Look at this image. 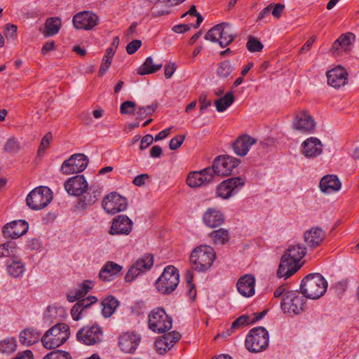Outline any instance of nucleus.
Masks as SVG:
<instances>
[{
    "label": "nucleus",
    "mask_w": 359,
    "mask_h": 359,
    "mask_svg": "<svg viewBox=\"0 0 359 359\" xmlns=\"http://www.w3.org/2000/svg\"><path fill=\"white\" fill-rule=\"evenodd\" d=\"M306 253V248L302 245L290 246L280 259L277 276L287 279L295 273L300 269L301 265L299 262Z\"/></svg>",
    "instance_id": "f257e3e1"
},
{
    "label": "nucleus",
    "mask_w": 359,
    "mask_h": 359,
    "mask_svg": "<svg viewBox=\"0 0 359 359\" xmlns=\"http://www.w3.org/2000/svg\"><path fill=\"white\" fill-rule=\"evenodd\" d=\"M327 287V280L320 273H309L302 280L300 292L306 298L317 299L325 294Z\"/></svg>",
    "instance_id": "f03ea898"
},
{
    "label": "nucleus",
    "mask_w": 359,
    "mask_h": 359,
    "mask_svg": "<svg viewBox=\"0 0 359 359\" xmlns=\"http://www.w3.org/2000/svg\"><path fill=\"white\" fill-rule=\"evenodd\" d=\"M215 258L216 254L212 247L206 245H200L191 253L192 269L198 272L206 271L211 267Z\"/></svg>",
    "instance_id": "7ed1b4c3"
},
{
    "label": "nucleus",
    "mask_w": 359,
    "mask_h": 359,
    "mask_svg": "<svg viewBox=\"0 0 359 359\" xmlns=\"http://www.w3.org/2000/svg\"><path fill=\"white\" fill-rule=\"evenodd\" d=\"M69 335V327L67 324L57 323L45 332L41 341L46 348L53 349L66 342Z\"/></svg>",
    "instance_id": "20e7f679"
},
{
    "label": "nucleus",
    "mask_w": 359,
    "mask_h": 359,
    "mask_svg": "<svg viewBox=\"0 0 359 359\" xmlns=\"http://www.w3.org/2000/svg\"><path fill=\"white\" fill-rule=\"evenodd\" d=\"M269 334L264 327L251 329L246 336L245 345L252 353H259L265 350L269 346Z\"/></svg>",
    "instance_id": "39448f33"
},
{
    "label": "nucleus",
    "mask_w": 359,
    "mask_h": 359,
    "mask_svg": "<svg viewBox=\"0 0 359 359\" xmlns=\"http://www.w3.org/2000/svg\"><path fill=\"white\" fill-rule=\"evenodd\" d=\"M180 283V274L177 268L173 266H166L161 276L156 280L157 290L163 294L172 293Z\"/></svg>",
    "instance_id": "423d86ee"
},
{
    "label": "nucleus",
    "mask_w": 359,
    "mask_h": 359,
    "mask_svg": "<svg viewBox=\"0 0 359 359\" xmlns=\"http://www.w3.org/2000/svg\"><path fill=\"white\" fill-rule=\"evenodd\" d=\"M53 200V192L48 187L40 186L32 190L26 198V204L34 210L46 207Z\"/></svg>",
    "instance_id": "0eeeda50"
},
{
    "label": "nucleus",
    "mask_w": 359,
    "mask_h": 359,
    "mask_svg": "<svg viewBox=\"0 0 359 359\" xmlns=\"http://www.w3.org/2000/svg\"><path fill=\"white\" fill-rule=\"evenodd\" d=\"M306 297L300 295L297 290L287 291L285 293L280 306L284 313L297 315L304 310Z\"/></svg>",
    "instance_id": "6e6552de"
},
{
    "label": "nucleus",
    "mask_w": 359,
    "mask_h": 359,
    "mask_svg": "<svg viewBox=\"0 0 359 359\" xmlns=\"http://www.w3.org/2000/svg\"><path fill=\"white\" fill-rule=\"evenodd\" d=\"M148 323L152 331L163 333L171 329L172 320L163 308H157L149 315Z\"/></svg>",
    "instance_id": "1a4fd4ad"
},
{
    "label": "nucleus",
    "mask_w": 359,
    "mask_h": 359,
    "mask_svg": "<svg viewBox=\"0 0 359 359\" xmlns=\"http://www.w3.org/2000/svg\"><path fill=\"white\" fill-rule=\"evenodd\" d=\"M241 161L230 156H218L216 157L211 167H208L214 172V177L216 175L226 176L231 175L233 169L240 163Z\"/></svg>",
    "instance_id": "9d476101"
},
{
    "label": "nucleus",
    "mask_w": 359,
    "mask_h": 359,
    "mask_svg": "<svg viewBox=\"0 0 359 359\" xmlns=\"http://www.w3.org/2000/svg\"><path fill=\"white\" fill-rule=\"evenodd\" d=\"M244 184L245 180L241 177L228 178L217 187V195L223 199H228L237 194Z\"/></svg>",
    "instance_id": "9b49d317"
},
{
    "label": "nucleus",
    "mask_w": 359,
    "mask_h": 359,
    "mask_svg": "<svg viewBox=\"0 0 359 359\" xmlns=\"http://www.w3.org/2000/svg\"><path fill=\"white\" fill-rule=\"evenodd\" d=\"M88 163V158L85 154H74L62 163L60 171L64 175L81 172L86 168Z\"/></svg>",
    "instance_id": "f8f14e48"
},
{
    "label": "nucleus",
    "mask_w": 359,
    "mask_h": 359,
    "mask_svg": "<svg viewBox=\"0 0 359 359\" xmlns=\"http://www.w3.org/2000/svg\"><path fill=\"white\" fill-rule=\"evenodd\" d=\"M102 206L107 213L114 215L127 209L128 201L119 194L111 192L104 197Z\"/></svg>",
    "instance_id": "ddd939ff"
},
{
    "label": "nucleus",
    "mask_w": 359,
    "mask_h": 359,
    "mask_svg": "<svg viewBox=\"0 0 359 359\" xmlns=\"http://www.w3.org/2000/svg\"><path fill=\"white\" fill-rule=\"evenodd\" d=\"M154 264V257L151 254H145L139 258L128 269L125 276L126 282H132L139 275L148 271Z\"/></svg>",
    "instance_id": "4468645a"
},
{
    "label": "nucleus",
    "mask_w": 359,
    "mask_h": 359,
    "mask_svg": "<svg viewBox=\"0 0 359 359\" xmlns=\"http://www.w3.org/2000/svg\"><path fill=\"white\" fill-rule=\"evenodd\" d=\"M102 336V330L98 325L83 327L76 334L77 340L88 346L100 343Z\"/></svg>",
    "instance_id": "2eb2a0df"
},
{
    "label": "nucleus",
    "mask_w": 359,
    "mask_h": 359,
    "mask_svg": "<svg viewBox=\"0 0 359 359\" xmlns=\"http://www.w3.org/2000/svg\"><path fill=\"white\" fill-rule=\"evenodd\" d=\"M101 195V188L99 185L92 184L83 194L79 196L76 208L81 211L87 210L95 204Z\"/></svg>",
    "instance_id": "dca6fc26"
},
{
    "label": "nucleus",
    "mask_w": 359,
    "mask_h": 359,
    "mask_svg": "<svg viewBox=\"0 0 359 359\" xmlns=\"http://www.w3.org/2000/svg\"><path fill=\"white\" fill-rule=\"evenodd\" d=\"M97 15L90 11H84L75 14L72 19L74 27L77 29L90 30L98 23Z\"/></svg>",
    "instance_id": "f3484780"
},
{
    "label": "nucleus",
    "mask_w": 359,
    "mask_h": 359,
    "mask_svg": "<svg viewBox=\"0 0 359 359\" xmlns=\"http://www.w3.org/2000/svg\"><path fill=\"white\" fill-rule=\"evenodd\" d=\"M213 179L214 172L208 167L200 171L190 172L187 183L190 187L196 188L212 182Z\"/></svg>",
    "instance_id": "a211bd4d"
},
{
    "label": "nucleus",
    "mask_w": 359,
    "mask_h": 359,
    "mask_svg": "<svg viewBox=\"0 0 359 359\" xmlns=\"http://www.w3.org/2000/svg\"><path fill=\"white\" fill-rule=\"evenodd\" d=\"M64 187L69 195L79 196L88 189V184L83 175H77L69 178Z\"/></svg>",
    "instance_id": "6ab92c4d"
},
{
    "label": "nucleus",
    "mask_w": 359,
    "mask_h": 359,
    "mask_svg": "<svg viewBox=\"0 0 359 359\" xmlns=\"http://www.w3.org/2000/svg\"><path fill=\"white\" fill-rule=\"evenodd\" d=\"M29 229V224L25 220H15L6 224L3 228L5 238L16 239L25 234Z\"/></svg>",
    "instance_id": "aec40b11"
},
{
    "label": "nucleus",
    "mask_w": 359,
    "mask_h": 359,
    "mask_svg": "<svg viewBox=\"0 0 359 359\" xmlns=\"http://www.w3.org/2000/svg\"><path fill=\"white\" fill-rule=\"evenodd\" d=\"M316 127V122L313 117L306 111H302L296 115L292 128L303 133H311Z\"/></svg>",
    "instance_id": "412c9836"
},
{
    "label": "nucleus",
    "mask_w": 359,
    "mask_h": 359,
    "mask_svg": "<svg viewBox=\"0 0 359 359\" xmlns=\"http://www.w3.org/2000/svg\"><path fill=\"white\" fill-rule=\"evenodd\" d=\"M132 220L125 215L116 216L109 231L111 235H128L133 229Z\"/></svg>",
    "instance_id": "4be33fe9"
},
{
    "label": "nucleus",
    "mask_w": 359,
    "mask_h": 359,
    "mask_svg": "<svg viewBox=\"0 0 359 359\" xmlns=\"http://www.w3.org/2000/svg\"><path fill=\"white\" fill-rule=\"evenodd\" d=\"M302 152L308 158H314L323 152V144L319 139L311 137L302 143Z\"/></svg>",
    "instance_id": "5701e85b"
},
{
    "label": "nucleus",
    "mask_w": 359,
    "mask_h": 359,
    "mask_svg": "<svg viewBox=\"0 0 359 359\" xmlns=\"http://www.w3.org/2000/svg\"><path fill=\"white\" fill-rule=\"evenodd\" d=\"M141 337L135 333H125L118 339L121 350L127 353H134L140 344Z\"/></svg>",
    "instance_id": "b1692460"
},
{
    "label": "nucleus",
    "mask_w": 359,
    "mask_h": 359,
    "mask_svg": "<svg viewBox=\"0 0 359 359\" xmlns=\"http://www.w3.org/2000/svg\"><path fill=\"white\" fill-rule=\"evenodd\" d=\"M238 292L245 297L255 294V278L251 274L241 276L236 284Z\"/></svg>",
    "instance_id": "393cba45"
},
{
    "label": "nucleus",
    "mask_w": 359,
    "mask_h": 359,
    "mask_svg": "<svg viewBox=\"0 0 359 359\" xmlns=\"http://www.w3.org/2000/svg\"><path fill=\"white\" fill-rule=\"evenodd\" d=\"M257 139L248 135H241L233 143V151L236 155L245 156L250 147L257 143Z\"/></svg>",
    "instance_id": "a878e982"
},
{
    "label": "nucleus",
    "mask_w": 359,
    "mask_h": 359,
    "mask_svg": "<svg viewBox=\"0 0 359 359\" xmlns=\"http://www.w3.org/2000/svg\"><path fill=\"white\" fill-rule=\"evenodd\" d=\"M203 220L206 226L210 228H215L224 223V215L219 210L211 208L205 212Z\"/></svg>",
    "instance_id": "bb28decb"
},
{
    "label": "nucleus",
    "mask_w": 359,
    "mask_h": 359,
    "mask_svg": "<svg viewBox=\"0 0 359 359\" xmlns=\"http://www.w3.org/2000/svg\"><path fill=\"white\" fill-rule=\"evenodd\" d=\"M97 301L95 296H89L87 298L78 301L71 309V315L74 320H79L82 318L83 313L90 306Z\"/></svg>",
    "instance_id": "cd10ccee"
},
{
    "label": "nucleus",
    "mask_w": 359,
    "mask_h": 359,
    "mask_svg": "<svg viewBox=\"0 0 359 359\" xmlns=\"http://www.w3.org/2000/svg\"><path fill=\"white\" fill-rule=\"evenodd\" d=\"M220 27V40L219 44L222 48L229 46L236 37V33L233 27L228 22L218 24Z\"/></svg>",
    "instance_id": "c85d7f7f"
},
{
    "label": "nucleus",
    "mask_w": 359,
    "mask_h": 359,
    "mask_svg": "<svg viewBox=\"0 0 359 359\" xmlns=\"http://www.w3.org/2000/svg\"><path fill=\"white\" fill-rule=\"evenodd\" d=\"M123 267L113 262H107L101 269L99 278L104 281H110L122 270Z\"/></svg>",
    "instance_id": "c756f323"
},
{
    "label": "nucleus",
    "mask_w": 359,
    "mask_h": 359,
    "mask_svg": "<svg viewBox=\"0 0 359 359\" xmlns=\"http://www.w3.org/2000/svg\"><path fill=\"white\" fill-rule=\"evenodd\" d=\"M19 338L20 343L26 346H30L41 339V333L33 327H28L21 331Z\"/></svg>",
    "instance_id": "7c9ffc66"
},
{
    "label": "nucleus",
    "mask_w": 359,
    "mask_h": 359,
    "mask_svg": "<svg viewBox=\"0 0 359 359\" xmlns=\"http://www.w3.org/2000/svg\"><path fill=\"white\" fill-rule=\"evenodd\" d=\"M356 40L355 34L351 32H348L341 34L338 36V53L339 50L344 53L349 54L353 47V44Z\"/></svg>",
    "instance_id": "2f4dec72"
},
{
    "label": "nucleus",
    "mask_w": 359,
    "mask_h": 359,
    "mask_svg": "<svg viewBox=\"0 0 359 359\" xmlns=\"http://www.w3.org/2000/svg\"><path fill=\"white\" fill-rule=\"evenodd\" d=\"M324 238V232L320 228H312L304 233V241L308 246L314 248L319 245Z\"/></svg>",
    "instance_id": "473e14b6"
},
{
    "label": "nucleus",
    "mask_w": 359,
    "mask_h": 359,
    "mask_svg": "<svg viewBox=\"0 0 359 359\" xmlns=\"http://www.w3.org/2000/svg\"><path fill=\"white\" fill-rule=\"evenodd\" d=\"M320 191L324 194H332L337 191V175L323 176L319 184Z\"/></svg>",
    "instance_id": "72a5a7b5"
},
{
    "label": "nucleus",
    "mask_w": 359,
    "mask_h": 359,
    "mask_svg": "<svg viewBox=\"0 0 359 359\" xmlns=\"http://www.w3.org/2000/svg\"><path fill=\"white\" fill-rule=\"evenodd\" d=\"M6 266L8 275L13 278L22 276L25 271V264L16 258L7 260Z\"/></svg>",
    "instance_id": "f704fd0d"
},
{
    "label": "nucleus",
    "mask_w": 359,
    "mask_h": 359,
    "mask_svg": "<svg viewBox=\"0 0 359 359\" xmlns=\"http://www.w3.org/2000/svg\"><path fill=\"white\" fill-rule=\"evenodd\" d=\"M102 313L104 317H110L119 305V302L114 296H108L100 302Z\"/></svg>",
    "instance_id": "c9c22d12"
},
{
    "label": "nucleus",
    "mask_w": 359,
    "mask_h": 359,
    "mask_svg": "<svg viewBox=\"0 0 359 359\" xmlns=\"http://www.w3.org/2000/svg\"><path fill=\"white\" fill-rule=\"evenodd\" d=\"M62 26L61 20L58 17L48 18L45 22L43 34L44 36L49 37L57 34Z\"/></svg>",
    "instance_id": "e433bc0d"
},
{
    "label": "nucleus",
    "mask_w": 359,
    "mask_h": 359,
    "mask_svg": "<svg viewBox=\"0 0 359 359\" xmlns=\"http://www.w3.org/2000/svg\"><path fill=\"white\" fill-rule=\"evenodd\" d=\"M163 65L153 63V59L151 56L147 57L144 62L137 69V72L139 75H146L156 72L161 69Z\"/></svg>",
    "instance_id": "4c0bfd02"
},
{
    "label": "nucleus",
    "mask_w": 359,
    "mask_h": 359,
    "mask_svg": "<svg viewBox=\"0 0 359 359\" xmlns=\"http://www.w3.org/2000/svg\"><path fill=\"white\" fill-rule=\"evenodd\" d=\"M235 100L232 92L227 93L225 95L215 101V105L218 112H222L231 106Z\"/></svg>",
    "instance_id": "58836bf2"
},
{
    "label": "nucleus",
    "mask_w": 359,
    "mask_h": 359,
    "mask_svg": "<svg viewBox=\"0 0 359 359\" xmlns=\"http://www.w3.org/2000/svg\"><path fill=\"white\" fill-rule=\"evenodd\" d=\"M210 237L215 244L224 245L229 241V233L226 229L220 228L212 231L210 233Z\"/></svg>",
    "instance_id": "ea45409f"
},
{
    "label": "nucleus",
    "mask_w": 359,
    "mask_h": 359,
    "mask_svg": "<svg viewBox=\"0 0 359 359\" xmlns=\"http://www.w3.org/2000/svg\"><path fill=\"white\" fill-rule=\"evenodd\" d=\"M17 341L13 337H7L0 341V351L3 353H11L16 350Z\"/></svg>",
    "instance_id": "a19ab883"
},
{
    "label": "nucleus",
    "mask_w": 359,
    "mask_h": 359,
    "mask_svg": "<svg viewBox=\"0 0 359 359\" xmlns=\"http://www.w3.org/2000/svg\"><path fill=\"white\" fill-rule=\"evenodd\" d=\"M234 70V67L229 60H224L218 64L217 74L220 78L228 77Z\"/></svg>",
    "instance_id": "79ce46f5"
},
{
    "label": "nucleus",
    "mask_w": 359,
    "mask_h": 359,
    "mask_svg": "<svg viewBox=\"0 0 359 359\" xmlns=\"http://www.w3.org/2000/svg\"><path fill=\"white\" fill-rule=\"evenodd\" d=\"M165 1V8H155V11L152 13V16L157 18L164 15H168L170 13V8L176 6L185 0H164Z\"/></svg>",
    "instance_id": "37998d69"
},
{
    "label": "nucleus",
    "mask_w": 359,
    "mask_h": 359,
    "mask_svg": "<svg viewBox=\"0 0 359 359\" xmlns=\"http://www.w3.org/2000/svg\"><path fill=\"white\" fill-rule=\"evenodd\" d=\"M246 47L250 52L255 53L262 51L264 46L258 39L252 36H249Z\"/></svg>",
    "instance_id": "c03bdc74"
},
{
    "label": "nucleus",
    "mask_w": 359,
    "mask_h": 359,
    "mask_svg": "<svg viewBox=\"0 0 359 359\" xmlns=\"http://www.w3.org/2000/svg\"><path fill=\"white\" fill-rule=\"evenodd\" d=\"M158 104L153 103L151 105L147 107H139L136 111L138 118H144L148 115H151L157 109Z\"/></svg>",
    "instance_id": "a18cd8bd"
},
{
    "label": "nucleus",
    "mask_w": 359,
    "mask_h": 359,
    "mask_svg": "<svg viewBox=\"0 0 359 359\" xmlns=\"http://www.w3.org/2000/svg\"><path fill=\"white\" fill-rule=\"evenodd\" d=\"M220 27L216 25L209 29L205 35L206 40H210L213 43H219L220 40Z\"/></svg>",
    "instance_id": "49530a36"
},
{
    "label": "nucleus",
    "mask_w": 359,
    "mask_h": 359,
    "mask_svg": "<svg viewBox=\"0 0 359 359\" xmlns=\"http://www.w3.org/2000/svg\"><path fill=\"white\" fill-rule=\"evenodd\" d=\"M161 337L171 348L180 339L181 334L178 332L172 331L163 334Z\"/></svg>",
    "instance_id": "de8ad7c7"
},
{
    "label": "nucleus",
    "mask_w": 359,
    "mask_h": 359,
    "mask_svg": "<svg viewBox=\"0 0 359 359\" xmlns=\"http://www.w3.org/2000/svg\"><path fill=\"white\" fill-rule=\"evenodd\" d=\"M43 359H72V357L67 351L55 350L46 354Z\"/></svg>",
    "instance_id": "09e8293b"
},
{
    "label": "nucleus",
    "mask_w": 359,
    "mask_h": 359,
    "mask_svg": "<svg viewBox=\"0 0 359 359\" xmlns=\"http://www.w3.org/2000/svg\"><path fill=\"white\" fill-rule=\"evenodd\" d=\"M338 89L344 86L348 83V73L346 69L341 65H338Z\"/></svg>",
    "instance_id": "8fccbe9b"
},
{
    "label": "nucleus",
    "mask_w": 359,
    "mask_h": 359,
    "mask_svg": "<svg viewBox=\"0 0 359 359\" xmlns=\"http://www.w3.org/2000/svg\"><path fill=\"white\" fill-rule=\"evenodd\" d=\"M247 325H250V317L248 315H243L238 317L236 320H234L231 324V330H236L238 329L242 328Z\"/></svg>",
    "instance_id": "3c124183"
},
{
    "label": "nucleus",
    "mask_w": 359,
    "mask_h": 359,
    "mask_svg": "<svg viewBox=\"0 0 359 359\" xmlns=\"http://www.w3.org/2000/svg\"><path fill=\"white\" fill-rule=\"evenodd\" d=\"M136 104L133 101H125L120 107V112L121 114H134Z\"/></svg>",
    "instance_id": "603ef678"
},
{
    "label": "nucleus",
    "mask_w": 359,
    "mask_h": 359,
    "mask_svg": "<svg viewBox=\"0 0 359 359\" xmlns=\"http://www.w3.org/2000/svg\"><path fill=\"white\" fill-rule=\"evenodd\" d=\"M112 58L104 55L102 60V64L99 69L98 75L99 76H102L109 69Z\"/></svg>",
    "instance_id": "864d4df0"
},
{
    "label": "nucleus",
    "mask_w": 359,
    "mask_h": 359,
    "mask_svg": "<svg viewBox=\"0 0 359 359\" xmlns=\"http://www.w3.org/2000/svg\"><path fill=\"white\" fill-rule=\"evenodd\" d=\"M4 150L8 153H16L19 151L18 143L14 138H10L7 140Z\"/></svg>",
    "instance_id": "5fc2aeb1"
},
{
    "label": "nucleus",
    "mask_w": 359,
    "mask_h": 359,
    "mask_svg": "<svg viewBox=\"0 0 359 359\" xmlns=\"http://www.w3.org/2000/svg\"><path fill=\"white\" fill-rule=\"evenodd\" d=\"M155 347L156 351L161 355L164 354L168 350L170 349L168 344L164 341L161 337L155 341Z\"/></svg>",
    "instance_id": "6e6d98bb"
},
{
    "label": "nucleus",
    "mask_w": 359,
    "mask_h": 359,
    "mask_svg": "<svg viewBox=\"0 0 359 359\" xmlns=\"http://www.w3.org/2000/svg\"><path fill=\"white\" fill-rule=\"evenodd\" d=\"M185 139L184 135H180L172 138L169 143V148L171 150H176L181 147Z\"/></svg>",
    "instance_id": "4d7b16f0"
},
{
    "label": "nucleus",
    "mask_w": 359,
    "mask_h": 359,
    "mask_svg": "<svg viewBox=\"0 0 359 359\" xmlns=\"http://www.w3.org/2000/svg\"><path fill=\"white\" fill-rule=\"evenodd\" d=\"M92 283V281L86 280L79 285V288L76 290L81 298H83L93 287Z\"/></svg>",
    "instance_id": "13d9d810"
},
{
    "label": "nucleus",
    "mask_w": 359,
    "mask_h": 359,
    "mask_svg": "<svg viewBox=\"0 0 359 359\" xmlns=\"http://www.w3.org/2000/svg\"><path fill=\"white\" fill-rule=\"evenodd\" d=\"M52 134L50 132L47 133L42 138L39 148L38 150L39 154H41L42 152H44L45 150L48 147L49 144L52 140Z\"/></svg>",
    "instance_id": "bf43d9fd"
},
{
    "label": "nucleus",
    "mask_w": 359,
    "mask_h": 359,
    "mask_svg": "<svg viewBox=\"0 0 359 359\" xmlns=\"http://www.w3.org/2000/svg\"><path fill=\"white\" fill-rule=\"evenodd\" d=\"M327 84L333 88H337V67H334L326 73Z\"/></svg>",
    "instance_id": "052dcab7"
},
{
    "label": "nucleus",
    "mask_w": 359,
    "mask_h": 359,
    "mask_svg": "<svg viewBox=\"0 0 359 359\" xmlns=\"http://www.w3.org/2000/svg\"><path fill=\"white\" fill-rule=\"evenodd\" d=\"M17 26L8 23L6 25L4 34L7 39H15L17 33Z\"/></svg>",
    "instance_id": "680f3d73"
},
{
    "label": "nucleus",
    "mask_w": 359,
    "mask_h": 359,
    "mask_svg": "<svg viewBox=\"0 0 359 359\" xmlns=\"http://www.w3.org/2000/svg\"><path fill=\"white\" fill-rule=\"evenodd\" d=\"M142 46V41L138 39L133 40L126 46V51L129 55L135 53Z\"/></svg>",
    "instance_id": "e2e57ef3"
},
{
    "label": "nucleus",
    "mask_w": 359,
    "mask_h": 359,
    "mask_svg": "<svg viewBox=\"0 0 359 359\" xmlns=\"http://www.w3.org/2000/svg\"><path fill=\"white\" fill-rule=\"evenodd\" d=\"M26 246L30 250H39L41 248V241L39 238H34L27 241Z\"/></svg>",
    "instance_id": "0e129e2a"
},
{
    "label": "nucleus",
    "mask_w": 359,
    "mask_h": 359,
    "mask_svg": "<svg viewBox=\"0 0 359 359\" xmlns=\"http://www.w3.org/2000/svg\"><path fill=\"white\" fill-rule=\"evenodd\" d=\"M198 101L201 104L200 111L203 114L204 110L211 105V101L207 99L206 94H201L199 97Z\"/></svg>",
    "instance_id": "69168bd1"
},
{
    "label": "nucleus",
    "mask_w": 359,
    "mask_h": 359,
    "mask_svg": "<svg viewBox=\"0 0 359 359\" xmlns=\"http://www.w3.org/2000/svg\"><path fill=\"white\" fill-rule=\"evenodd\" d=\"M154 137L151 135H146L141 140L140 149L144 150L153 143Z\"/></svg>",
    "instance_id": "338daca9"
},
{
    "label": "nucleus",
    "mask_w": 359,
    "mask_h": 359,
    "mask_svg": "<svg viewBox=\"0 0 359 359\" xmlns=\"http://www.w3.org/2000/svg\"><path fill=\"white\" fill-rule=\"evenodd\" d=\"M285 8V5L281 4H273V8L271 9V13L276 18H279Z\"/></svg>",
    "instance_id": "774afa93"
}]
</instances>
